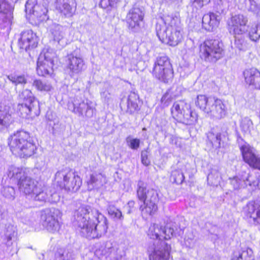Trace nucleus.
Instances as JSON below:
<instances>
[{
    "label": "nucleus",
    "mask_w": 260,
    "mask_h": 260,
    "mask_svg": "<svg viewBox=\"0 0 260 260\" xmlns=\"http://www.w3.org/2000/svg\"><path fill=\"white\" fill-rule=\"evenodd\" d=\"M74 216V225L82 236L89 239L99 238L106 233L107 218L98 210H92L89 206L81 205Z\"/></svg>",
    "instance_id": "f257e3e1"
},
{
    "label": "nucleus",
    "mask_w": 260,
    "mask_h": 260,
    "mask_svg": "<svg viewBox=\"0 0 260 260\" xmlns=\"http://www.w3.org/2000/svg\"><path fill=\"white\" fill-rule=\"evenodd\" d=\"M175 230L177 227L174 223H168L164 227L157 224L150 226L147 235L155 241L148 247L149 260H169L171 247L162 240L170 239Z\"/></svg>",
    "instance_id": "f03ea898"
},
{
    "label": "nucleus",
    "mask_w": 260,
    "mask_h": 260,
    "mask_svg": "<svg viewBox=\"0 0 260 260\" xmlns=\"http://www.w3.org/2000/svg\"><path fill=\"white\" fill-rule=\"evenodd\" d=\"M7 174L10 179L18 181L17 185L20 192L35 201L57 202L59 199L56 193L52 194L50 199L44 189L38 185L37 181L28 176L26 172L22 168L11 166L8 169Z\"/></svg>",
    "instance_id": "7ed1b4c3"
},
{
    "label": "nucleus",
    "mask_w": 260,
    "mask_h": 260,
    "mask_svg": "<svg viewBox=\"0 0 260 260\" xmlns=\"http://www.w3.org/2000/svg\"><path fill=\"white\" fill-rule=\"evenodd\" d=\"M195 105L206 117L214 120L223 118L227 113V108L223 101L215 96L198 95Z\"/></svg>",
    "instance_id": "20e7f679"
},
{
    "label": "nucleus",
    "mask_w": 260,
    "mask_h": 260,
    "mask_svg": "<svg viewBox=\"0 0 260 260\" xmlns=\"http://www.w3.org/2000/svg\"><path fill=\"white\" fill-rule=\"evenodd\" d=\"M8 141L12 153L20 157H30L36 150L29 134L24 131H17L10 137Z\"/></svg>",
    "instance_id": "39448f33"
},
{
    "label": "nucleus",
    "mask_w": 260,
    "mask_h": 260,
    "mask_svg": "<svg viewBox=\"0 0 260 260\" xmlns=\"http://www.w3.org/2000/svg\"><path fill=\"white\" fill-rule=\"evenodd\" d=\"M137 197L143 202L140 206L143 217L153 214L157 209V204L158 202V196L156 190L147 188L145 184L139 181L138 184Z\"/></svg>",
    "instance_id": "423d86ee"
},
{
    "label": "nucleus",
    "mask_w": 260,
    "mask_h": 260,
    "mask_svg": "<svg viewBox=\"0 0 260 260\" xmlns=\"http://www.w3.org/2000/svg\"><path fill=\"white\" fill-rule=\"evenodd\" d=\"M171 114L176 120L186 125L193 124L198 118L197 113L191 110L190 104L184 100L174 103L171 108Z\"/></svg>",
    "instance_id": "0eeeda50"
},
{
    "label": "nucleus",
    "mask_w": 260,
    "mask_h": 260,
    "mask_svg": "<svg viewBox=\"0 0 260 260\" xmlns=\"http://www.w3.org/2000/svg\"><path fill=\"white\" fill-rule=\"evenodd\" d=\"M47 0H28L25 4V11L29 14L32 23L39 24L48 19Z\"/></svg>",
    "instance_id": "6e6552de"
},
{
    "label": "nucleus",
    "mask_w": 260,
    "mask_h": 260,
    "mask_svg": "<svg viewBox=\"0 0 260 260\" xmlns=\"http://www.w3.org/2000/svg\"><path fill=\"white\" fill-rule=\"evenodd\" d=\"M223 54V44L218 40H207L200 46V56L207 61L215 62Z\"/></svg>",
    "instance_id": "1a4fd4ad"
},
{
    "label": "nucleus",
    "mask_w": 260,
    "mask_h": 260,
    "mask_svg": "<svg viewBox=\"0 0 260 260\" xmlns=\"http://www.w3.org/2000/svg\"><path fill=\"white\" fill-rule=\"evenodd\" d=\"M68 109L79 116L92 117L95 111L94 104L88 100H82L79 96L73 98L68 103Z\"/></svg>",
    "instance_id": "9d476101"
},
{
    "label": "nucleus",
    "mask_w": 260,
    "mask_h": 260,
    "mask_svg": "<svg viewBox=\"0 0 260 260\" xmlns=\"http://www.w3.org/2000/svg\"><path fill=\"white\" fill-rule=\"evenodd\" d=\"M152 74L156 78L165 83L168 82L173 77L172 66L167 57L157 58L154 62Z\"/></svg>",
    "instance_id": "9b49d317"
},
{
    "label": "nucleus",
    "mask_w": 260,
    "mask_h": 260,
    "mask_svg": "<svg viewBox=\"0 0 260 260\" xmlns=\"http://www.w3.org/2000/svg\"><path fill=\"white\" fill-rule=\"evenodd\" d=\"M60 211L52 208L44 210L41 214V221L43 226L49 232L55 233L59 229L58 219L61 217Z\"/></svg>",
    "instance_id": "f8f14e48"
},
{
    "label": "nucleus",
    "mask_w": 260,
    "mask_h": 260,
    "mask_svg": "<svg viewBox=\"0 0 260 260\" xmlns=\"http://www.w3.org/2000/svg\"><path fill=\"white\" fill-rule=\"evenodd\" d=\"M248 18L242 14L233 16L228 22V29L231 35H240L247 30Z\"/></svg>",
    "instance_id": "ddd939ff"
},
{
    "label": "nucleus",
    "mask_w": 260,
    "mask_h": 260,
    "mask_svg": "<svg viewBox=\"0 0 260 260\" xmlns=\"http://www.w3.org/2000/svg\"><path fill=\"white\" fill-rule=\"evenodd\" d=\"M156 34L159 40L164 43L169 44L170 46H175L180 42L182 39V29L179 30L180 38L175 40V34L172 30L171 34H170V31H168L167 28H165V26L160 23L156 24Z\"/></svg>",
    "instance_id": "4468645a"
},
{
    "label": "nucleus",
    "mask_w": 260,
    "mask_h": 260,
    "mask_svg": "<svg viewBox=\"0 0 260 260\" xmlns=\"http://www.w3.org/2000/svg\"><path fill=\"white\" fill-rule=\"evenodd\" d=\"M157 23L162 24L165 26V28H167L168 31H170V34L173 30L175 34V40H178L180 38L179 30L182 29L181 21L178 13L168 15L161 18L160 21Z\"/></svg>",
    "instance_id": "2eb2a0df"
},
{
    "label": "nucleus",
    "mask_w": 260,
    "mask_h": 260,
    "mask_svg": "<svg viewBox=\"0 0 260 260\" xmlns=\"http://www.w3.org/2000/svg\"><path fill=\"white\" fill-rule=\"evenodd\" d=\"M144 15L143 11L140 8L134 7L130 9L125 19L128 29L134 32L138 31Z\"/></svg>",
    "instance_id": "dca6fc26"
},
{
    "label": "nucleus",
    "mask_w": 260,
    "mask_h": 260,
    "mask_svg": "<svg viewBox=\"0 0 260 260\" xmlns=\"http://www.w3.org/2000/svg\"><path fill=\"white\" fill-rule=\"evenodd\" d=\"M242 156L245 162L250 167L260 170V156L255 153V150L247 143L240 146Z\"/></svg>",
    "instance_id": "f3484780"
},
{
    "label": "nucleus",
    "mask_w": 260,
    "mask_h": 260,
    "mask_svg": "<svg viewBox=\"0 0 260 260\" xmlns=\"http://www.w3.org/2000/svg\"><path fill=\"white\" fill-rule=\"evenodd\" d=\"M55 58L56 53L52 49H44L40 54L38 59L39 72L41 74H42L43 72H44V68H43L45 65H46L49 70L52 71Z\"/></svg>",
    "instance_id": "a211bd4d"
},
{
    "label": "nucleus",
    "mask_w": 260,
    "mask_h": 260,
    "mask_svg": "<svg viewBox=\"0 0 260 260\" xmlns=\"http://www.w3.org/2000/svg\"><path fill=\"white\" fill-rule=\"evenodd\" d=\"M13 8L6 0H0V25L9 28L13 19Z\"/></svg>",
    "instance_id": "6ab92c4d"
},
{
    "label": "nucleus",
    "mask_w": 260,
    "mask_h": 260,
    "mask_svg": "<svg viewBox=\"0 0 260 260\" xmlns=\"http://www.w3.org/2000/svg\"><path fill=\"white\" fill-rule=\"evenodd\" d=\"M67 64L71 77L79 74L83 71L84 68V61L83 58L75 53L68 56Z\"/></svg>",
    "instance_id": "aec40b11"
},
{
    "label": "nucleus",
    "mask_w": 260,
    "mask_h": 260,
    "mask_svg": "<svg viewBox=\"0 0 260 260\" xmlns=\"http://www.w3.org/2000/svg\"><path fill=\"white\" fill-rule=\"evenodd\" d=\"M17 112L22 118H29L38 116L40 114L39 101H35L34 105L25 103L19 104L17 106Z\"/></svg>",
    "instance_id": "412c9836"
},
{
    "label": "nucleus",
    "mask_w": 260,
    "mask_h": 260,
    "mask_svg": "<svg viewBox=\"0 0 260 260\" xmlns=\"http://www.w3.org/2000/svg\"><path fill=\"white\" fill-rule=\"evenodd\" d=\"M245 216L249 222L260 224V205L253 201L249 202L244 208Z\"/></svg>",
    "instance_id": "4be33fe9"
},
{
    "label": "nucleus",
    "mask_w": 260,
    "mask_h": 260,
    "mask_svg": "<svg viewBox=\"0 0 260 260\" xmlns=\"http://www.w3.org/2000/svg\"><path fill=\"white\" fill-rule=\"evenodd\" d=\"M55 7L64 16L70 17L75 14L77 3L75 0H56Z\"/></svg>",
    "instance_id": "5701e85b"
},
{
    "label": "nucleus",
    "mask_w": 260,
    "mask_h": 260,
    "mask_svg": "<svg viewBox=\"0 0 260 260\" xmlns=\"http://www.w3.org/2000/svg\"><path fill=\"white\" fill-rule=\"evenodd\" d=\"M20 47L25 50L30 48H35L37 46V37L31 30L24 31L21 34V37L19 40Z\"/></svg>",
    "instance_id": "b1692460"
},
{
    "label": "nucleus",
    "mask_w": 260,
    "mask_h": 260,
    "mask_svg": "<svg viewBox=\"0 0 260 260\" xmlns=\"http://www.w3.org/2000/svg\"><path fill=\"white\" fill-rule=\"evenodd\" d=\"M246 83L255 88L260 89V72L255 69H250L243 72Z\"/></svg>",
    "instance_id": "393cba45"
},
{
    "label": "nucleus",
    "mask_w": 260,
    "mask_h": 260,
    "mask_svg": "<svg viewBox=\"0 0 260 260\" xmlns=\"http://www.w3.org/2000/svg\"><path fill=\"white\" fill-rule=\"evenodd\" d=\"M219 23L217 16L213 13L205 14L202 18L203 27L208 31H213Z\"/></svg>",
    "instance_id": "a878e982"
},
{
    "label": "nucleus",
    "mask_w": 260,
    "mask_h": 260,
    "mask_svg": "<svg viewBox=\"0 0 260 260\" xmlns=\"http://www.w3.org/2000/svg\"><path fill=\"white\" fill-rule=\"evenodd\" d=\"M230 182L235 189H237L241 187H245L247 185L251 186L257 185L256 182L252 179L251 176L249 174H248L246 177H243L242 179H240L237 176L234 177L230 179Z\"/></svg>",
    "instance_id": "bb28decb"
},
{
    "label": "nucleus",
    "mask_w": 260,
    "mask_h": 260,
    "mask_svg": "<svg viewBox=\"0 0 260 260\" xmlns=\"http://www.w3.org/2000/svg\"><path fill=\"white\" fill-rule=\"evenodd\" d=\"M105 183L106 178L102 173H93L87 182L88 189L90 190L98 189Z\"/></svg>",
    "instance_id": "cd10ccee"
},
{
    "label": "nucleus",
    "mask_w": 260,
    "mask_h": 260,
    "mask_svg": "<svg viewBox=\"0 0 260 260\" xmlns=\"http://www.w3.org/2000/svg\"><path fill=\"white\" fill-rule=\"evenodd\" d=\"M73 172L68 168L57 171L55 174L54 182L60 188H63L68 179L72 177Z\"/></svg>",
    "instance_id": "c85d7f7f"
},
{
    "label": "nucleus",
    "mask_w": 260,
    "mask_h": 260,
    "mask_svg": "<svg viewBox=\"0 0 260 260\" xmlns=\"http://www.w3.org/2000/svg\"><path fill=\"white\" fill-rule=\"evenodd\" d=\"M82 180L80 177L73 172L72 177L68 179L63 188L68 191L76 192L80 188Z\"/></svg>",
    "instance_id": "c756f323"
},
{
    "label": "nucleus",
    "mask_w": 260,
    "mask_h": 260,
    "mask_svg": "<svg viewBox=\"0 0 260 260\" xmlns=\"http://www.w3.org/2000/svg\"><path fill=\"white\" fill-rule=\"evenodd\" d=\"M51 32L54 41L57 42L61 46L65 44L64 41V28L58 24H54L51 29Z\"/></svg>",
    "instance_id": "7c9ffc66"
},
{
    "label": "nucleus",
    "mask_w": 260,
    "mask_h": 260,
    "mask_svg": "<svg viewBox=\"0 0 260 260\" xmlns=\"http://www.w3.org/2000/svg\"><path fill=\"white\" fill-rule=\"evenodd\" d=\"M208 143L214 148H219L220 147L221 140V134L216 131L215 128L211 129L207 134Z\"/></svg>",
    "instance_id": "2f4dec72"
},
{
    "label": "nucleus",
    "mask_w": 260,
    "mask_h": 260,
    "mask_svg": "<svg viewBox=\"0 0 260 260\" xmlns=\"http://www.w3.org/2000/svg\"><path fill=\"white\" fill-rule=\"evenodd\" d=\"M139 96L135 92H131L127 99V109L126 112L132 114L139 110L137 101Z\"/></svg>",
    "instance_id": "473e14b6"
},
{
    "label": "nucleus",
    "mask_w": 260,
    "mask_h": 260,
    "mask_svg": "<svg viewBox=\"0 0 260 260\" xmlns=\"http://www.w3.org/2000/svg\"><path fill=\"white\" fill-rule=\"evenodd\" d=\"M16 236V228L11 224L8 225L5 232V237L6 240V245L7 246L10 247L12 245V241L15 239Z\"/></svg>",
    "instance_id": "72a5a7b5"
},
{
    "label": "nucleus",
    "mask_w": 260,
    "mask_h": 260,
    "mask_svg": "<svg viewBox=\"0 0 260 260\" xmlns=\"http://www.w3.org/2000/svg\"><path fill=\"white\" fill-rule=\"evenodd\" d=\"M232 260H254L253 251L250 248H245L235 253Z\"/></svg>",
    "instance_id": "f704fd0d"
},
{
    "label": "nucleus",
    "mask_w": 260,
    "mask_h": 260,
    "mask_svg": "<svg viewBox=\"0 0 260 260\" xmlns=\"http://www.w3.org/2000/svg\"><path fill=\"white\" fill-rule=\"evenodd\" d=\"M76 255L72 252L58 249L55 253L53 260H75Z\"/></svg>",
    "instance_id": "c9c22d12"
},
{
    "label": "nucleus",
    "mask_w": 260,
    "mask_h": 260,
    "mask_svg": "<svg viewBox=\"0 0 260 260\" xmlns=\"http://www.w3.org/2000/svg\"><path fill=\"white\" fill-rule=\"evenodd\" d=\"M32 86L35 87L37 90L41 92H48L52 89V86L50 83L40 79L34 80L32 83Z\"/></svg>",
    "instance_id": "e433bc0d"
},
{
    "label": "nucleus",
    "mask_w": 260,
    "mask_h": 260,
    "mask_svg": "<svg viewBox=\"0 0 260 260\" xmlns=\"http://www.w3.org/2000/svg\"><path fill=\"white\" fill-rule=\"evenodd\" d=\"M107 210L108 211V214L111 218L120 220H123V216L121 211L109 202L108 203Z\"/></svg>",
    "instance_id": "4c0bfd02"
},
{
    "label": "nucleus",
    "mask_w": 260,
    "mask_h": 260,
    "mask_svg": "<svg viewBox=\"0 0 260 260\" xmlns=\"http://www.w3.org/2000/svg\"><path fill=\"white\" fill-rule=\"evenodd\" d=\"M19 96L23 100V103L34 105L35 101H38L34 96L31 91L27 89L23 90Z\"/></svg>",
    "instance_id": "58836bf2"
},
{
    "label": "nucleus",
    "mask_w": 260,
    "mask_h": 260,
    "mask_svg": "<svg viewBox=\"0 0 260 260\" xmlns=\"http://www.w3.org/2000/svg\"><path fill=\"white\" fill-rule=\"evenodd\" d=\"M184 176L181 170H175L173 171L170 177V180L177 184H181L184 180Z\"/></svg>",
    "instance_id": "ea45409f"
},
{
    "label": "nucleus",
    "mask_w": 260,
    "mask_h": 260,
    "mask_svg": "<svg viewBox=\"0 0 260 260\" xmlns=\"http://www.w3.org/2000/svg\"><path fill=\"white\" fill-rule=\"evenodd\" d=\"M11 115L5 111L0 110V126L7 127L12 123Z\"/></svg>",
    "instance_id": "a19ab883"
},
{
    "label": "nucleus",
    "mask_w": 260,
    "mask_h": 260,
    "mask_svg": "<svg viewBox=\"0 0 260 260\" xmlns=\"http://www.w3.org/2000/svg\"><path fill=\"white\" fill-rule=\"evenodd\" d=\"M245 7L248 11L251 12L257 16H260V6L256 4L254 0H244Z\"/></svg>",
    "instance_id": "79ce46f5"
},
{
    "label": "nucleus",
    "mask_w": 260,
    "mask_h": 260,
    "mask_svg": "<svg viewBox=\"0 0 260 260\" xmlns=\"http://www.w3.org/2000/svg\"><path fill=\"white\" fill-rule=\"evenodd\" d=\"M240 127L244 133H249L253 129V123L248 117L243 118L241 122Z\"/></svg>",
    "instance_id": "37998d69"
},
{
    "label": "nucleus",
    "mask_w": 260,
    "mask_h": 260,
    "mask_svg": "<svg viewBox=\"0 0 260 260\" xmlns=\"http://www.w3.org/2000/svg\"><path fill=\"white\" fill-rule=\"evenodd\" d=\"M3 196L8 200H13L15 198V190L14 188L10 186L3 187L2 189Z\"/></svg>",
    "instance_id": "c03bdc74"
},
{
    "label": "nucleus",
    "mask_w": 260,
    "mask_h": 260,
    "mask_svg": "<svg viewBox=\"0 0 260 260\" xmlns=\"http://www.w3.org/2000/svg\"><path fill=\"white\" fill-rule=\"evenodd\" d=\"M249 37L252 41H257L260 38V26L255 25L251 27L249 32Z\"/></svg>",
    "instance_id": "a18cd8bd"
},
{
    "label": "nucleus",
    "mask_w": 260,
    "mask_h": 260,
    "mask_svg": "<svg viewBox=\"0 0 260 260\" xmlns=\"http://www.w3.org/2000/svg\"><path fill=\"white\" fill-rule=\"evenodd\" d=\"M8 78L15 85L18 84L24 85L26 83V79L24 75H10L8 77Z\"/></svg>",
    "instance_id": "49530a36"
},
{
    "label": "nucleus",
    "mask_w": 260,
    "mask_h": 260,
    "mask_svg": "<svg viewBox=\"0 0 260 260\" xmlns=\"http://www.w3.org/2000/svg\"><path fill=\"white\" fill-rule=\"evenodd\" d=\"M121 0H101L100 5L103 9H111L117 7Z\"/></svg>",
    "instance_id": "de8ad7c7"
},
{
    "label": "nucleus",
    "mask_w": 260,
    "mask_h": 260,
    "mask_svg": "<svg viewBox=\"0 0 260 260\" xmlns=\"http://www.w3.org/2000/svg\"><path fill=\"white\" fill-rule=\"evenodd\" d=\"M184 240L185 244L190 248L194 247L197 241L196 237L192 232H189L187 233Z\"/></svg>",
    "instance_id": "09e8293b"
},
{
    "label": "nucleus",
    "mask_w": 260,
    "mask_h": 260,
    "mask_svg": "<svg viewBox=\"0 0 260 260\" xmlns=\"http://www.w3.org/2000/svg\"><path fill=\"white\" fill-rule=\"evenodd\" d=\"M173 96L170 90H168L162 95L161 99V104L163 107H167L172 103L173 101Z\"/></svg>",
    "instance_id": "8fccbe9b"
},
{
    "label": "nucleus",
    "mask_w": 260,
    "mask_h": 260,
    "mask_svg": "<svg viewBox=\"0 0 260 260\" xmlns=\"http://www.w3.org/2000/svg\"><path fill=\"white\" fill-rule=\"evenodd\" d=\"M126 141L128 146L132 149L136 150L139 147L140 141L138 139H131L128 137Z\"/></svg>",
    "instance_id": "3c124183"
},
{
    "label": "nucleus",
    "mask_w": 260,
    "mask_h": 260,
    "mask_svg": "<svg viewBox=\"0 0 260 260\" xmlns=\"http://www.w3.org/2000/svg\"><path fill=\"white\" fill-rule=\"evenodd\" d=\"M235 45L236 47L240 51H245L247 48L244 40L242 39H235Z\"/></svg>",
    "instance_id": "603ef678"
},
{
    "label": "nucleus",
    "mask_w": 260,
    "mask_h": 260,
    "mask_svg": "<svg viewBox=\"0 0 260 260\" xmlns=\"http://www.w3.org/2000/svg\"><path fill=\"white\" fill-rule=\"evenodd\" d=\"M218 9L223 11L228 9L230 5L228 0H219L217 3Z\"/></svg>",
    "instance_id": "864d4df0"
},
{
    "label": "nucleus",
    "mask_w": 260,
    "mask_h": 260,
    "mask_svg": "<svg viewBox=\"0 0 260 260\" xmlns=\"http://www.w3.org/2000/svg\"><path fill=\"white\" fill-rule=\"evenodd\" d=\"M43 68H44V72H43L41 74L39 72V66L37 64V72L39 76H46L47 75H50L53 73V70L52 71L49 70L48 68L46 67V65H45Z\"/></svg>",
    "instance_id": "5fc2aeb1"
},
{
    "label": "nucleus",
    "mask_w": 260,
    "mask_h": 260,
    "mask_svg": "<svg viewBox=\"0 0 260 260\" xmlns=\"http://www.w3.org/2000/svg\"><path fill=\"white\" fill-rule=\"evenodd\" d=\"M141 161L143 165L147 166L150 164V161L148 158L147 152L146 151H142L141 153Z\"/></svg>",
    "instance_id": "6e6d98bb"
},
{
    "label": "nucleus",
    "mask_w": 260,
    "mask_h": 260,
    "mask_svg": "<svg viewBox=\"0 0 260 260\" xmlns=\"http://www.w3.org/2000/svg\"><path fill=\"white\" fill-rule=\"evenodd\" d=\"M210 0H194V3H197L199 7H202L204 5L208 4Z\"/></svg>",
    "instance_id": "4d7b16f0"
},
{
    "label": "nucleus",
    "mask_w": 260,
    "mask_h": 260,
    "mask_svg": "<svg viewBox=\"0 0 260 260\" xmlns=\"http://www.w3.org/2000/svg\"><path fill=\"white\" fill-rule=\"evenodd\" d=\"M135 203L134 201H130L127 203V207L129 209L127 211L128 214H131L133 212V209L134 208Z\"/></svg>",
    "instance_id": "13d9d810"
},
{
    "label": "nucleus",
    "mask_w": 260,
    "mask_h": 260,
    "mask_svg": "<svg viewBox=\"0 0 260 260\" xmlns=\"http://www.w3.org/2000/svg\"><path fill=\"white\" fill-rule=\"evenodd\" d=\"M5 217V210L3 206L0 205V220L4 219Z\"/></svg>",
    "instance_id": "bf43d9fd"
},
{
    "label": "nucleus",
    "mask_w": 260,
    "mask_h": 260,
    "mask_svg": "<svg viewBox=\"0 0 260 260\" xmlns=\"http://www.w3.org/2000/svg\"><path fill=\"white\" fill-rule=\"evenodd\" d=\"M26 218H28V220L26 219V224L30 225L34 221V218H32L30 216H27Z\"/></svg>",
    "instance_id": "052dcab7"
},
{
    "label": "nucleus",
    "mask_w": 260,
    "mask_h": 260,
    "mask_svg": "<svg viewBox=\"0 0 260 260\" xmlns=\"http://www.w3.org/2000/svg\"><path fill=\"white\" fill-rule=\"evenodd\" d=\"M124 257L122 256L121 254H118L116 256L114 257L112 260H123Z\"/></svg>",
    "instance_id": "680f3d73"
},
{
    "label": "nucleus",
    "mask_w": 260,
    "mask_h": 260,
    "mask_svg": "<svg viewBox=\"0 0 260 260\" xmlns=\"http://www.w3.org/2000/svg\"><path fill=\"white\" fill-rule=\"evenodd\" d=\"M215 175L216 176L215 178V181L213 182V181H212V183L213 184H215L216 183H217L219 181V176H218V174L217 173H216Z\"/></svg>",
    "instance_id": "e2e57ef3"
},
{
    "label": "nucleus",
    "mask_w": 260,
    "mask_h": 260,
    "mask_svg": "<svg viewBox=\"0 0 260 260\" xmlns=\"http://www.w3.org/2000/svg\"><path fill=\"white\" fill-rule=\"evenodd\" d=\"M176 139L173 136L171 137L170 142L172 144H176Z\"/></svg>",
    "instance_id": "0e129e2a"
},
{
    "label": "nucleus",
    "mask_w": 260,
    "mask_h": 260,
    "mask_svg": "<svg viewBox=\"0 0 260 260\" xmlns=\"http://www.w3.org/2000/svg\"><path fill=\"white\" fill-rule=\"evenodd\" d=\"M214 178V175L212 173L209 174L208 176L207 179L208 181H212Z\"/></svg>",
    "instance_id": "69168bd1"
},
{
    "label": "nucleus",
    "mask_w": 260,
    "mask_h": 260,
    "mask_svg": "<svg viewBox=\"0 0 260 260\" xmlns=\"http://www.w3.org/2000/svg\"><path fill=\"white\" fill-rule=\"evenodd\" d=\"M11 1H12V2H13L16 3V2H17L18 0H11Z\"/></svg>",
    "instance_id": "338daca9"
},
{
    "label": "nucleus",
    "mask_w": 260,
    "mask_h": 260,
    "mask_svg": "<svg viewBox=\"0 0 260 260\" xmlns=\"http://www.w3.org/2000/svg\"><path fill=\"white\" fill-rule=\"evenodd\" d=\"M146 128L145 127L143 128L142 131H146Z\"/></svg>",
    "instance_id": "774afa93"
}]
</instances>
